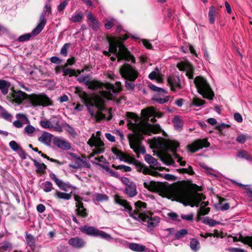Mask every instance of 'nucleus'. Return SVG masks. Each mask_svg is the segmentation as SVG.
<instances>
[{"instance_id": "6e6552de", "label": "nucleus", "mask_w": 252, "mask_h": 252, "mask_svg": "<svg viewBox=\"0 0 252 252\" xmlns=\"http://www.w3.org/2000/svg\"><path fill=\"white\" fill-rule=\"evenodd\" d=\"M179 144L177 142L171 141L169 143L168 148L171 149L173 152V157H171L169 155H164L162 160L165 164L168 165H174L175 162L174 159H177V161L180 163L181 166H185L186 164L185 161H182V158L178 155L176 151L177 148L179 147Z\"/></svg>"}, {"instance_id": "aec40b11", "label": "nucleus", "mask_w": 252, "mask_h": 252, "mask_svg": "<svg viewBox=\"0 0 252 252\" xmlns=\"http://www.w3.org/2000/svg\"><path fill=\"white\" fill-rule=\"evenodd\" d=\"M86 17L87 18V22L89 26L91 27L93 30L96 31L99 26V23L98 20L90 12L87 13Z\"/></svg>"}, {"instance_id": "dca6fc26", "label": "nucleus", "mask_w": 252, "mask_h": 252, "mask_svg": "<svg viewBox=\"0 0 252 252\" xmlns=\"http://www.w3.org/2000/svg\"><path fill=\"white\" fill-rule=\"evenodd\" d=\"M51 179L53 181L57 186L62 190L67 191L71 188V185L69 183H64L62 180L57 178L56 175L51 172L49 174Z\"/></svg>"}, {"instance_id": "a18cd8bd", "label": "nucleus", "mask_w": 252, "mask_h": 252, "mask_svg": "<svg viewBox=\"0 0 252 252\" xmlns=\"http://www.w3.org/2000/svg\"><path fill=\"white\" fill-rule=\"evenodd\" d=\"M205 103V100L198 97H194L192 99L191 105L195 106L196 107H199L202 106Z\"/></svg>"}, {"instance_id": "b1692460", "label": "nucleus", "mask_w": 252, "mask_h": 252, "mask_svg": "<svg viewBox=\"0 0 252 252\" xmlns=\"http://www.w3.org/2000/svg\"><path fill=\"white\" fill-rule=\"evenodd\" d=\"M125 192L129 197H133L137 194L136 185L134 183H132L125 187Z\"/></svg>"}, {"instance_id": "680f3d73", "label": "nucleus", "mask_w": 252, "mask_h": 252, "mask_svg": "<svg viewBox=\"0 0 252 252\" xmlns=\"http://www.w3.org/2000/svg\"><path fill=\"white\" fill-rule=\"evenodd\" d=\"M239 186L243 187L244 189H247V193H249L248 196L252 200V190L251 188H249L248 185H243L241 183H237Z\"/></svg>"}, {"instance_id": "79ce46f5", "label": "nucleus", "mask_w": 252, "mask_h": 252, "mask_svg": "<svg viewBox=\"0 0 252 252\" xmlns=\"http://www.w3.org/2000/svg\"><path fill=\"white\" fill-rule=\"evenodd\" d=\"M145 160L148 164L152 166H156L158 163L157 160L149 154L145 155Z\"/></svg>"}, {"instance_id": "f257e3e1", "label": "nucleus", "mask_w": 252, "mask_h": 252, "mask_svg": "<svg viewBox=\"0 0 252 252\" xmlns=\"http://www.w3.org/2000/svg\"><path fill=\"white\" fill-rule=\"evenodd\" d=\"M79 83L84 84L88 88L94 91H99L100 96H96L92 100L85 94L84 103L92 117L97 122L107 119L110 120L112 118L110 110L104 107L105 99H114L118 93L121 91L122 86L121 82H116L115 86L110 83H103L99 81L92 80L89 76H80L77 79Z\"/></svg>"}, {"instance_id": "37998d69", "label": "nucleus", "mask_w": 252, "mask_h": 252, "mask_svg": "<svg viewBox=\"0 0 252 252\" xmlns=\"http://www.w3.org/2000/svg\"><path fill=\"white\" fill-rule=\"evenodd\" d=\"M175 232V229L173 228H169L163 229L161 234L164 238H168L173 235Z\"/></svg>"}, {"instance_id": "a878e982", "label": "nucleus", "mask_w": 252, "mask_h": 252, "mask_svg": "<svg viewBox=\"0 0 252 252\" xmlns=\"http://www.w3.org/2000/svg\"><path fill=\"white\" fill-rule=\"evenodd\" d=\"M52 136V135L50 133L44 132L38 138V141L42 143L48 145L51 141Z\"/></svg>"}, {"instance_id": "6e6d98bb", "label": "nucleus", "mask_w": 252, "mask_h": 252, "mask_svg": "<svg viewBox=\"0 0 252 252\" xmlns=\"http://www.w3.org/2000/svg\"><path fill=\"white\" fill-rule=\"evenodd\" d=\"M95 199L97 201L100 202L107 200L108 199V197L106 195L104 194L97 193L95 195Z\"/></svg>"}, {"instance_id": "72a5a7b5", "label": "nucleus", "mask_w": 252, "mask_h": 252, "mask_svg": "<svg viewBox=\"0 0 252 252\" xmlns=\"http://www.w3.org/2000/svg\"><path fill=\"white\" fill-rule=\"evenodd\" d=\"M129 248L135 252H142L145 251L146 247L136 243H131L129 245Z\"/></svg>"}, {"instance_id": "a19ab883", "label": "nucleus", "mask_w": 252, "mask_h": 252, "mask_svg": "<svg viewBox=\"0 0 252 252\" xmlns=\"http://www.w3.org/2000/svg\"><path fill=\"white\" fill-rule=\"evenodd\" d=\"M237 156L239 158H245L247 160L252 161V157L248 152L245 151H239L237 154Z\"/></svg>"}, {"instance_id": "4be33fe9", "label": "nucleus", "mask_w": 252, "mask_h": 252, "mask_svg": "<svg viewBox=\"0 0 252 252\" xmlns=\"http://www.w3.org/2000/svg\"><path fill=\"white\" fill-rule=\"evenodd\" d=\"M54 143L58 148L64 150H68L71 148L70 144L63 139L56 138L54 140Z\"/></svg>"}, {"instance_id": "a211bd4d", "label": "nucleus", "mask_w": 252, "mask_h": 252, "mask_svg": "<svg viewBox=\"0 0 252 252\" xmlns=\"http://www.w3.org/2000/svg\"><path fill=\"white\" fill-rule=\"evenodd\" d=\"M141 114L143 118L146 121L149 120L151 117L160 118L162 116L161 113H157L156 110L153 108L143 109L141 110Z\"/></svg>"}, {"instance_id": "1a4fd4ad", "label": "nucleus", "mask_w": 252, "mask_h": 252, "mask_svg": "<svg viewBox=\"0 0 252 252\" xmlns=\"http://www.w3.org/2000/svg\"><path fill=\"white\" fill-rule=\"evenodd\" d=\"M100 132L98 131L96 135L93 134L89 139L88 144L93 148L92 153L90 154V158L95 155L103 153L105 150L104 143L100 138Z\"/></svg>"}, {"instance_id": "3c124183", "label": "nucleus", "mask_w": 252, "mask_h": 252, "mask_svg": "<svg viewBox=\"0 0 252 252\" xmlns=\"http://www.w3.org/2000/svg\"><path fill=\"white\" fill-rule=\"evenodd\" d=\"M169 97L168 96H167L164 98H160L157 96H155L153 98V99L154 101L157 102L159 104H164L167 102L169 100Z\"/></svg>"}, {"instance_id": "58836bf2", "label": "nucleus", "mask_w": 252, "mask_h": 252, "mask_svg": "<svg viewBox=\"0 0 252 252\" xmlns=\"http://www.w3.org/2000/svg\"><path fill=\"white\" fill-rule=\"evenodd\" d=\"M84 15L82 12L76 11L71 17L70 20L74 22H80L83 18Z\"/></svg>"}, {"instance_id": "f8f14e48", "label": "nucleus", "mask_w": 252, "mask_h": 252, "mask_svg": "<svg viewBox=\"0 0 252 252\" xmlns=\"http://www.w3.org/2000/svg\"><path fill=\"white\" fill-rule=\"evenodd\" d=\"M81 231L89 236L95 237H100L107 240L112 239L111 235L103 231L99 230L94 226H84L81 229Z\"/></svg>"}, {"instance_id": "c9c22d12", "label": "nucleus", "mask_w": 252, "mask_h": 252, "mask_svg": "<svg viewBox=\"0 0 252 252\" xmlns=\"http://www.w3.org/2000/svg\"><path fill=\"white\" fill-rule=\"evenodd\" d=\"M99 166H100L101 168L105 170V172L110 176L119 178V174L118 172H115L110 169L108 166L104 165L103 164H99Z\"/></svg>"}, {"instance_id": "ddd939ff", "label": "nucleus", "mask_w": 252, "mask_h": 252, "mask_svg": "<svg viewBox=\"0 0 252 252\" xmlns=\"http://www.w3.org/2000/svg\"><path fill=\"white\" fill-rule=\"evenodd\" d=\"M209 143L206 139H198L194 141L191 144L188 145L187 147L190 152L194 153L203 147H209Z\"/></svg>"}, {"instance_id": "473e14b6", "label": "nucleus", "mask_w": 252, "mask_h": 252, "mask_svg": "<svg viewBox=\"0 0 252 252\" xmlns=\"http://www.w3.org/2000/svg\"><path fill=\"white\" fill-rule=\"evenodd\" d=\"M0 116L1 118L6 121L11 122L13 118L12 115L8 113L2 106L0 107Z\"/></svg>"}, {"instance_id": "393cba45", "label": "nucleus", "mask_w": 252, "mask_h": 252, "mask_svg": "<svg viewBox=\"0 0 252 252\" xmlns=\"http://www.w3.org/2000/svg\"><path fill=\"white\" fill-rule=\"evenodd\" d=\"M77 214L78 215L83 217L86 218L88 216V213L86 209L83 206V203H76Z\"/></svg>"}, {"instance_id": "f704fd0d", "label": "nucleus", "mask_w": 252, "mask_h": 252, "mask_svg": "<svg viewBox=\"0 0 252 252\" xmlns=\"http://www.w3.org/2000/svg\"><path fill=\"white\" fill-rule=\"evenodd\" d=\"M67 66H65V65H64L62 68V72L63 73V76L68 75L69 77H72L73 76H77L76 72L75 70L67 68Z\"/></svg>"}, {"instance_id": "4468645a", "label": "nucleus", "mask_w": 252, "mask_h": 252, "mask_svg": "<svg viewBox=\"0 0 252 252\" xmlns=\"http://www.w3.org/2000/svg\"><path fill=\"white\" fill-rule=\"evenodd\" d=\"M177 67L180 70L186 71V74L189 79L193 78L194 68L189 62H180L177 64Z\"/></svg>"}, {"instance_id": "338daca9", "label": "nucleus", "mask_w": 252, "mask_h": 252, "mask_svg": "<svg viewBox=\"0 0 252 252\" xmlns=\"http://www.w3.org/2000/svg\"><path fill=\"white\" fill-rule=\"evenodd\" d=\"M181 217L182 219L187 221H192L193 219V214L190 213L188 215L182 214Z\"/></svg>"}, {"instance_id": "423d86ee", "label": "nucleus", "mask_w": 252, "mask_h": 252, "mask_svg": "<svg viewBox=\"0 0 252 252\" xmlns=\"http://www.w3.org/2000/svg\"><path fill=\"white\" fill-rule=\"evenodd\" d=\"M194 83L198 92L205 98L212 100L214 93L207 80L201 76H197L194 80Z\"/></svg>"}, {"instance_id": "5fc2aeb1", "label": "nucleus", "mask_w": 252, "mask_h": 252, "mask_svg": "<svg viewBox=\"0 0 252 252\" xmlns=\"http://www.w3.org/2000/svg\"><path fill=\"white\" fill-rule=\"evenodd\" d=\"M203 222L209 225L210 226H214L217 224H220V222L219 221H217L213 219H204Z\"/></svg>"}, {"instance_id": "774afa93", "label": "nucleus", "mask_w": 252, "mask_h": 252, "mask_svg": "<svg viewBox=\"0 0 252 252\" xmlns=\"http://www.w3.org/2000/svg\"><path fill=\"white\" fill-rule=\"evenodd\" d=\"M34 131H35V128L33 126H32L30 125H28L25 128V132H26L28 134L33 133L34 132Z\"/></svg>"}, {"instance_id": "69168bd1", "label": "nucleus", "mask_w": 252, "mask_h": 252, "mask_svg": "<svg viewBox=\"0 0 252 252\" xmlns=\"http://www.w3.org/2000/svg\"><path fill=\"white\" fill-rule=\"evenodd\" d=\"M182 50L184 53H187L188 52V51H189L191 54L195 55L196 56H197V54L195 52V51L191 45H189V48L187 47L186 49H184V47H182Z\"/></svg>"}, {"instance_id": "c03bdc74", "label": "nucleus", "mask_w": 252, "mask_h": 252, "mask_svg": "<svg viewBox=\"0 0 252 252\" xmlns=\"http://www.w3.org/2000/svg\"><path fill=\"white\" fill-rule=\"evenodd\" d=\"M112 152L121 160H125V161H126V160H125V156L124 154L117 148H112Z\"/></svg>"}, {"instance_id": "cd10ccee", "label": "nucleus", "mask_w": 252, "mask_h": 252, "mask_svg": "<svg viewBox=\"0 0 252 252\" xmlns=\"http://www.w3.org/2000/svg\"><path fill=\"white\" fill-rule=\"evenodd\" d=\"M10 84L8 81L4 80H0V90L3 95H6L8 92Z\"/></svg>"}, {"instance_id": "9d476101", "label": "nucleus", "mask_w": 252, "mask_h": 252, "mask_svg": "<svg viewBox=\"0 0 252 252\" xmlns=\"http://www.w3.org/2000/svg\"><path fill=\"white\" fill-rule=\"evenodd\" d=\"M28 100L33 106L46 107L53 105L52 100L44 93L29 95Z\"/></svg>"}, {"instance_id": "0e129e2a", "label": "nucleus", "mask_w": 252, "mask_h": 252, "mask_svg": "<svg viewBox=\"0 0 252 252\" xmlns=\"http://www.w3.org/2000/svg\"><path fill=\"white\" fill-rule=\"evenodd\" d=\"M31 36L32 35L30 33L23 34L19 37L18 40L20 42H24L25 41H27L30 39Z\"/></svg>"}, {"instance_id": "bf43d9fd", "label": "nucleus", "mask_w": 252, "mask_h": 252, "mask_svg": "<svg viewBox=\"0 0 252 252\" xmlns=\"http://www.w3.org/2000/svg\"><path fill=\"white\" fill-rule=\"evenodd\" d=\"M134 81H129L128 80H125V84L126 88L128 90H133L134 88L135 84Z\"/></svg>"}, {"instance_id": "e433bc0d", "label": "nucleus", "mask_w": 252, "mask_h": 252, "mask_svg": "<svg viewBox=\"0 0 252 252\" xmlns=\"http://www.w3.org/2000/svg\"><path fill=\"white\" fill-rule=\"evenodd\" d=\"M41 188L46 192H50L54 189L52 183L48 181L43 182L41 184Z\"/></svg>"}, {"instance_id": "4c0bfd02", "label": "nucleus", "mask_w": 252, "mask_h": 252, "mask_svg": "<svg viewBox=\"0 0 252 252\" xmlns=\"http://www.w3.org/2000/svg\"><path fill=\"white\" fill-rule=\"evenodd\" d=\"M34 166L37 168V172L43 173L45 171L46 168V165L43 163H40L35 159H32Z\"/></svg>"}, {"instance_id": "f3484780", "label": "nucleus", "mask_w": 252, "mask_h": 252, "mask_svg": "<svg viewBox=\"0 0 252 252\" xmlns=\"http://www.w3.org/2000/svg\"><path fill=\"white\" fill-rule=\"evenodd\" d=\"M68 243L72 247L77 249H81L85 247L86 244V241L83 239L78 237L71 238L68 240Z\"/></svg>"}, {"instance_id": "09e8293b", "label": "nucleus", "mask_w": 252, "mask_h": 252, "mask_svg": "<svg viewBox=\"0 0 252 252\" xmlns=\"http://www.w3.org/2000/svg\"><path fill=\"white\" fill-rule=\"evenodd\" d=\"M250 138L248 135L246 134H240L236 138V141L239 143H244L246 142V141Z\"/></svg>"}, {"instance_id": "de8ad7c7", "label": "nucleus", "mask_w": 252, "mask_h": 252, "mask_svg": "<svg viewBox=\"0 0 252 252\" xmlns=\"http://www.w3.org/2000/svg\"><path fill=\"white\" fill-rule=\"evenodd\" d=\"M70 43H67L64 44L63 46L62 47L60 54L66 57L67 55V51L70 47Z\"/></svg>"}, {"instance_id": "412c9836", "label": "nucleus", "mask_w": 252, "mask_h": 252, "mask_svg": "<svg viewBox=\"0 0 252 252\" xmlns=\"http://www.w3.org/2000/svg\"><path fill=\"white\" fill-rule=\"evenodd\" d=\"M28 95L22 91H14L12 94V97L14 101L18 104L21 103L26 98L28 99Z\"/></svg>"}, {"instance_id": "7c9ffc66", "label": "nucleus", "mask_w": 252, "mask_h": 252, "mask_svg": "<svg viewBox=\"0 0 252 252\" xmlns=\"http://www.w3.org/2000/svg\"><path fill=\"white\" fill-rule=\"evenodd\" d=\"M160 70L158 67H156L155 69L149 74V78L151 80H157L158 82H160L161 79L160 77Z\"/></svg>"}, {"instance_id": "0eeeda50", "label": "nucleus", "mask_w": 252, "mask_h": 252, "mask_svg": "<svg viewBox=\"0 0 252 252\" xmlns=\"http://www.w3.org/2000/svg\"><path fill=\"white\" fill-rule=\"evenodd\" d=\"M143 185L149 190L158 192L159 194L162 196H166L170 191L169 186L166 183L145 180Z\"/></svg>"}, {"instance_id": "8fccbe9b", "label": "nucleus", "mask_w": 252, "mask_h": 252, "mask_svg": "<svg viewBox=\"0 0 252 252\" xmlns=\"http://www.w3.org/2000/svg\"><path fill=\"white\" fill-rule=\"evenodd\" d=\"M44 26L38 24L37 26L32 30V34L34 36L38 35L43 29Z\"/></svg>"}, {"instance_id": "5701e85b", "label": "nucleus", "mask_w": 252, "mask_h": 252, "mask_svg": "<svg viewBox=\"0 0 252 252\" xmlns=\"http://www.w3.org/2000/svg\"><path fill=\"white\" fill-rule=\"evenodd\" d=\"M135 165L138 172H141L145 175H153V171L146 165L140 162H137Z\"/></svg>"}, {"instance_id": "13d9d810", "label": "nucleus", "mask_w": 252, "mask_h": 252, "mask_svg": "<svg viewBox=\"0 0 252 252\" xmlns=\"http://www.w3.org/2000/svg\"><path fill=\"white\" fill-rule=\"evenodd\" d=\"M9 145L10 147L14 151H17L20 150L21 148L18 143L15 141H11L9 142Z\"/></svg>"}, {"instance_id": "052dcab7", "label": "nucleus", "mask_w": 252, "mask_h": 252, "mask_svg": "<svg viewBox=\"0 0 252 252\" xmlns=\"http://www.w3.org/2000/svg\"><path fill=\"white\" fill-rule=\"evenodd\" d=\"M51 11V7L50 3L49 1L47 2L45 4V5L44 7V9L43 12H42L44 14H46L47 15H49V13Z\"/></svg>"}, {"instance_id": "49530a36", "label": "nucleus", "mask_w": 252, "mask_h": 252, "mask_svg": "<svg viewBox=\"0 0 252 252\" xmlns=\"http://www.w3.org/2000/svg\"><path fill=\"white\" fill-rule=\"evenodd\" d=\"M94 159V161H92V162L98 165L99 164H103V163H105L106 162L105 158L103 156L98 157H95Z\"/></svg>"}, {"instance_id": "7ed1b4c3", "label": "nucleus", "mask_w": 252, "mask_h": 252, "mask_svg": "<svg viewBox=\"0 0 252 252\" xmlns=\"http://www.w3.org/2000/svg\"><path fill=\"white\" fill-rule=\"evenodd\" d=\"M115 201L117 204L123 206L124 210L128 212L130 217L141 222L143 224L146 225L150 230H152L157 226L160 221L159 218L158 217H150L145 213V209L146 204L141 201L135 203V210L132 211V207L129 205L126 200L123 199L119 196H116Z\"/></svg>"}, {"instance_id": "ea45409f", "label": "nucleus", "mask_w": 252, "mask_h": 252, "mask_svg": "<svg viewBox=\"0 0 252 252\" xmlns=\"http://www.w3.org/2000/svg\"><path fill=\"white\" fill-rule=\"evenodd\" d=\"M154 146L158 149L162 150L165 147V144L161 138L154 139L153 141Z\"/></svg>"}, {"instance_id": "bb28decb", "label": "nucleus", "mask_w": 252, "mask_h": 252, "mask_svg": "<svg viewBox=\"0 0 252 252\" xmlns=\"http://www.w3.org/2000/svg\"><path fill=\"white\" fill-rule=\"evenodd\" d=\"M173 123L176 130L180 131L183 129V122L179 116H175L174 117Z\"/></svg>"}, {"instance_id": "39448f33", "label": "nucleus", "mask_w": 252, "mask_h": 252, "mask_svg": "<svg viewBox=\"0 0 252 252\" xmlns=\"http://www.w3.org/2000/svg\"><path fill=\"white\" fill-rule=\"evenodd\" d=\"M121 38L116 37H107V40L109 44V51L113 53L115 55L114 57H111V60L114 61L117 58L118 62L122 60H125L128 62L131 61L132 63H135L134 57L130 53L127 49L124 46L121 40Z\"/></svg>"}, {"instance_id": "864d4df0", "label": "nucleus", "mask_w": 252, "mask_h": 252, "mask_svg": "<svg viewBox=\"0 0 252 252\" xmlns=\"http://www.w3.org/2000/svg\"><path fill=\"white\" fill-rule=\"evenodd\" d=\"M117 21L114 19H112L111 20L107 21L104 25L106 29L109 30L112 28L114 26L116 25Z\"/></svg>"}, {"instance_id": "4d7b16f0", "label": "nucleus", "mask_w": 252, "mask_h": 252, "mask_svg": "<svg viewBox=\"0 0 252 252\" xmlns=\"http://www.w3.org/2000/svg\"><path fill=\"white\" fill-rule=\"evenodd\" d=\"M41 126L45 128H52L53 127V125L49 121H40Z\"/></svg>"}, {"instance_id": "e2e57ef3", "label": "nucleus", "mask_w": 252, "mask_h": 252, "mask_svg": "<svg viewBox=\"0 0 252 252\" xmlns=\"http://www.w3.org/2000/svg\"><path fill=\"white\" fill-rule=\"evenodd\" d=\"M148 87L153 91L158 92H163L166 93V91L159 87H158L153 84H149Z\"/></svg>"}, {"instance_id": "2eb2a0df", "label": "nucleus", "mask_w": 252, "mask_h": 252, "mask_svg": "<svg viewBox=\"0 0 252 252\" xmlns=\"http://www.w3.org/2000/svg\"><path fill=\"white\" fill-rule=\"evenodd\" d=\"M167 82L171 90L174 92H177L182 88L180 79L178 76H169L167 78Z\"/></svg>"}, {"instance_id": "6ab92c4d", "label": "nucleus", "mask_w": 252, "mask_h": 252, "mask_svg": "<svg viewBox=\"0 0 252 252\" xmlns=\"http://www.w3.org/2000/svg\"><path fill=\"white\" fill-rule=\"evenodd\" d=\"M69 166L74 169L81 168L82 167H90V164L85 159L80 158H77L75 159L74 162L69 164Z\"/></svg>"}, {"instance_id": "9b49d317", "label": "nucleus", "mask_w": 252, "mask_h": 252, "mask_svg": "<svg viewBox=\"0 0 252 252\" xmlns=\"http://www.w3.org/2000/svg\"><path fill=\"white\" fill-rule=\"evenodd\" d=\"M120 72L123 78L129 81H135L139 74L135 66L127 63H125L121 67Z\"/></svg>"}, {"instance_id": "c85d7f7f", "label": "nucleus", "mask_w": 252, "mask_h": 252, "mask_svg": "<svg viewBox=\"0 0 252 252\" xmlns=\"http://www.w3.org/2000/svg\"><path fill=\"white\" fill-rule=\"evenodd\" d=\"M189 247L190 249L194 252H198L201 248L199 241L195 238L190 239Z\"/></svg>"}, {"instance_id": "f03ea898", "label": "nucleus", "mask_w": 252, "mask_h": 252, "mask_svg": "<svg viewBox=\"0 0 252 252\" xmlns=\"http://www.w3.org/2000/svg\"><path fill=\"white\" fill-rule=\"evenodd\" d=\"M127 116L129 119L128 127L133 132L128 135L130 148L137 154H144L146 153V149L141 144L142 134L146 133L148 131L157 133L159 132L161 129L158 125H150L142 123L140 118L133 113L128 112Z\"/></svg>"}, {"instance_id": "603ef678", "label": "nucleus", "mask_w": 252, "mask_h": 252, "mask_svg": "<svg viewBox=\"0 0 252 252\" xmlns=\"http://www.w3.org/2000/svg\"><path fill=\"white\" fill-rule=\"evenodd\" d=\"M188 230L186 229H181L175 233V237L178 239H181L188 234Z\"/></svg>"}, {"instance_id": "c756f323", "label": "nucleus", "mask_w": 252, "mask_h": 252, "mask_svg": "<svg viewBox=\"0 0 252 252\" xmlns=\"http://www.w3.org/2000/svg\"><path fill=\"white\" fill-rule=\"evenodd\" d=\"M54 196L58 199H63L64 200H68L71 198L72 194L71 193H67L65 192H61L56 189L55 190Z\"/></svg>"}, {"instance_id": "20e7f679", "label": "nucleus", "mask_w": 252, "mask_h": 252, "mask_svg": "<svg viewBox=\"0 0 252 252\" xmlns=\"http://www.w3.org/2000/svg\"><path fill=\"white\" fill-rule=\"evenodd\" d=\"M180 202L185 206H190L198 207L200 203V208L198 210V219L201 216L208 214L210 211L209 208H206L208 204L207 202H202V200L205 199V196L201 193H192L186 191H182L179 194Z\"/></svg>"}, {"instance_id": "2f4dec72", "label": "nucleus", "mask_w": 252, "mask_h": 252, "mask_svg": "<svg viewBox=\"0 0 252 252\" xmlns=\"http://www.w3.org/2000/svg\"><path fill=\"white\" fill-rule=\"evenodd\" d=\"M218 13L214 6H212L210 8L208 13L209 21L210 24H214Z\"/></svg>"}]
</instances>
